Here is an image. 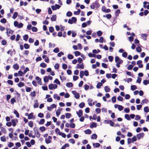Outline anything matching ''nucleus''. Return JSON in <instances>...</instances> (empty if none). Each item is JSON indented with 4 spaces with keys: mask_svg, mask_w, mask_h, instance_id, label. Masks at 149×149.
<instances>
[{
    "mask_svg": "<svg viewBox=\"0 0 149 149\" xmlns=\"http://www.w3.org/2000/svg\"><path fill=\"white\" fill-rule=\"evenodd\" d=\"M33 130L35 132L36 137L38 138H39L40 136V134L38 132V128L37 127H35L33 129Z\"/></svg>",
    "mask_w": 149,
    "mask_h": 149,
    "instance_id": "f257e3e1",
    "label": "nucleus"
},
{
    "mask_svg": "<svg viewBox=\"0 0 149 149\" xmlns=\"http://www.w3.org/2000/svg\"><path fill=\"white\" fill-rule=\"evenodd\" d=\"M57 85L56 84H50L49 85V88L50 90L56 89L57 87Z\"/></svg>",
    "mask_w": 149,
    "mask_h": 149,
    "instance_id": "f03ea898",
    "label": "nucleus"
},
{
    "mask_svg": "<svg viewBox=\"0 0 149 149\" xmlns=\"http://www.w3.org/2000/svg\"><path fill=\"white\" fill-rule=\"evenodd\" d=\"M61 6L59 5L56 4L54 6H52L51 7L53 10H56L60 8Z\"/></svg>",
    "mask_w": 149,
    "mask_h": 149,
    "instance_id": "7ed1b4c3",
    "label": "nucleus"
},
{
    "mask_svg": "<svg viewBox=\"0 0 149 149\" xmlns=\"http://www.w3.org/2000/svg\"><path fill=\"white\" fill-rule=\"evenodd\" d=\"M72 93L74 95V97L77 99H78L80 96L79 93L75 91H73L72 92Z\"/></svg>",
    "mask_w": 149,
    "mask_h": 149,
    "instance_id": "20e7f679",
    "label": "nucleus"
},
{
    "mask_svg": "<svg viewBox=\"0 0 149 149\" xmlns=\"http://www.w3.org/2000/svg\"><path fill=\"white\" fill-rule=\"evenodd\" d=\"M6 33L7 34V36H9V34H12L14 32V31L13 30L8 28H6Z\"/></svg>",
    "mask_w": 149,
    "mask_h": 149,
    "instance_id": "39448f33",
    "label": "nucleus"
},
{
    "mask_svg": "<svg viewBox=\"0 0 149 149\" xmlns=\"http://www.w3.org/2000/svg\"><path fill=\"white\" fill-rule=\"evenodd\" d=\"M144 133L143 132L137 134L136 135V137L138 140L140 139L141 138H143L144 136Z\"/></svg>",
    "mask_w": 149,
    "mask_h": 149,
    "instance_id": "423d86ee",
    "label": "nucleus"
},
{
    "mask_svg": "<svg viewBox=\"0 0 149 149\" xmlns=\"http://www.w3.org/2000/svg\"><path fill=\"white\" fill-rule=\"evenodd\" d=\"M13 126L15 127L16 125V123H18L17 120V119H13L11 120Z\"/></svg>",
    "mask_w": 149,
    "mask_h": 149,
    "instance_id": "0eeeda50",
    "label": "nucleus"
},
{
    "mask_svg": "<svg viewBox=\"0 0 149 149\" xmlns=\"http://www.w3.org/2000/svg\"><path fill=\"white\" fill-rule=\"evenodd\" d=\"M36 79L38 81V83L40 85H42L41 79L39 77L37 76L36 77Z\"/></svg>",
    "mask_w": 149,
    "mask_h": 149,
    "instance_id": "6e6552de",
    "label": "nucleus"
},
{
    "mask_svg": "<svg viewBox=\"0 0 149 149\" xmlns=\"http://www.w3.org/2000/svg\"><path fill=\"white\" fill-rule=\"evenodd\" d=\"M62 110L61 108H59L56 111V114L57 117H58L59 115L60 114L61 111Z\"/></svg>",
    "mask_w": 149,
    "mask_h": 149,
    "instance_id": "1a4fd4ad",
    "label": "nucleus"
},
{
    "mask_svg": "<svg viewBox=\"0 0 149 149\" xmlns=\"http://www.w3.org/2000/svg\"><path fill=\"white\" fill-rule=\"evenodd\" d=\"M77 113L79 117H81L82 116V111L80 109L79 110V112L77 111Z\"/></svg>",
    "mask_w": 149,
    "mask_h": 149,
    "instance_id": "9d476101",
    "label": "nucleus"
},
{
    "mask_svg": "<svg viewBox=\"0 0 149 149\" xmlns=\"http://www.w3.org/2000/svg\"><path fill=\"white\" fill-rule=\"evenodd\" d=\"M97 126L96 123H93L90 125V127L91 128H93V127H96Z\"/></svg>",
    "mask_w": 149,
    "mask_h": 149,
    "instance_id": "9b49d317",
    "label": "nucleus"
},
{
    "mask_svg": "<svg viewBox=\"0 0 149 149\" xmlns=\"http://www.w3.org/2000/svg\"><path fill=\"white\" fill-rule=\"evenodd\" d=\"M73 86L72 83L71 82H68L66 84V86L68 88L72 87Z\"/></svg>",
    "mask_w": 149,
    "mask_h": 149,
    "instance_id": "f8f14e48",
    "label": "nucleus"
},
{
    "mask_svg": "<svg viewBox=\"0 0 149 149\" xmlns=\"http://www.w3.org/2000/svg\"><path fill=\"white\" fill-rule=\"evenodd\" d=\"M104 90L106 92H108L110 91V89L108 86H106L104 87Z\"/></svg>",
    "mask_w": 149,
    "mask_h": 149,
    "instance_id": "ddd939ff",
    "label": "nucleus"
},
{
    "mask_svg": "<svg viewBox=\"0 0 149 149\" xmlns=\"http://www.w3.org/2000/svg\"><path fill=\"white\" fill-rule=\"evenodd\" d=\"M51 20L52 21H55L56 20V15H54L51 18Z\"/></svg>",
    "mask_w": 149,
    "mask_h": 149,
    "instance_id": "4468645a",
    "label": "nucleus"
},
{
    "mask_svg": "<svg viewBox=\"0 0 149 149\" xmlns=\"http://www.w3.org/2000/svg\"><path fill=\"white\" fill-rule=\"evenodd\" d=\"M148 102V99H144L143 100L141 101V103L142 104H143L144 103H147Z\"/></svg>",
    "mask_w": 149,
    "mask_h": 149,
    "instance_id": "2eb2a0df",
    "label": "nucleus"
},
{
    "mask_svg": "<svg viewBox=\"0 0 149 149\" xmlns=\"http://www.w3.org/2000/svg\"><path fill=\"white\" fill-rule=\"evenodd\" d=\"M103 17H106L108 19H110L111 17V15L110 14H108L106 15H104Z\"/></svg>",
    "mask_w": 149,
    "mask_h": 149,
    "instance_id": "dca6fc26",
    "label": "nucleus"
},
{
    "mask_svg": "<svg viewBox=\"0 0 149 149\" xmlns=\"http://www.w3.org/2000/svg\"><path fill=\"white\" fill-rule=\"evenodd\" d=\"M97 136L95 134H93L91 136V139H96Z\"/></svg>",
    "mask_w": 149,
    "mask_h": 149,
    "instance_id": "f3484780",
    "label": "nucleus"
},
{
    "mask_svg": "<svg viewBox=\"0 0 149 149\" xmlns=\"http://www.w3.org/2000/svg\"><path fill=\"white\" fill-rule=\"evenodd\" d=\"M49 81V77H48L46 76L44 78V81L45 83H47L48 81Z\"/></svg>",
    "mask_w": 149,
    "mask_h": 149,
    "instance_id": "a211bd4d",
    "label": "nucleus"
},
{
    "mask_svg": "<svg viewBox=\"0 0 149 149\" xmlns=\"http://www.w3.org/2000/svg\"><path fill=\"white\" fill-rule=\"evenodd\" d=\"M102 86V83L99 82L97 83V86L96 87L97 88L99 89L100 88V87Z\"/></svg>",
    "mask_w": 149,
    "mask_h": 149,
    "instance_id": "6ab92c4d",
    "label": "nucleus"
},
{
    "mask_svg": "<svg viewBox=\"0 0 149 149\" xmlns=\"http://www.w3.org/2000/svg\"><path fill=\"white\" fill-rule=\"evenodd\" d=\"M17 85L19 87H21L24 86V83L23 82H20L17 84Z\"/></svg>",
    "mask_w": 149,
    "mask_h": 149,
    "instance_id": "aec40b11",
    "label": "nucleus"
},
{
    "mask_svg": "<svg viewBox=\"0 0 149 149\" xmlns=\"http://www.w3.org/2000/svg\"><path fill=\"white\" fill-rule=\"evenodd\" d=\"M17 15H18V13L17 12H15L14 13V14L12 17V18L13 19H15L17 17Z\"/></svg>",
    "mask_w": 149,
    "mask_h": 149,
    "instance_id": "412c9836",
    "label": "nucleus"
},
{
    "mask_svg": "<svg viewBox=\"0 0 149 149\" xmlns=\"http://www.w3.org/2000/svg\"><path fill=\"white\" fill-rule=\"evenodd\" d=\"M13 67L16 70H17L19 68V65L17 64H14L13 66Z\"/></svg>",
    "mask_w": 149,
    "mask_h": 149,
    "instance_id": "4be33fe9",
    "label": "nucleus"
},
{
    "mask_svg": "<svg viewBox=\"0 0 149 149\" xmlns=\"http://www.w3.org/2000/svg\"><path fill=\"white\" fill-rule=\"evenodd\" d=\"M54 98H56L58 100H59L60 99V97L59 96H58L57 94H54Z\"/></svg>",
    "mask_w": 149,
    "mask_h": 149,
    "instance_id": "5701e85b",
    "label": "nucleus"
},
{
    "mask_svg": "<svg viewBox=\"0 0 149 149\" xmlns=\"http://www.w3.org/2000/svg\"><path fill=\"white\" fill-rule=\"evenodd\" d=\"M144 111L146 113H148L149 111V109L148 107H146L144 108Z\"/></svg>",
    "mask_w": 149,
    "mask_h": 149,
    "instance_id": "b1692460",
    "label": "nucleus"
},
{
    "mask_svg": "<svg viewBox=\"0 0 149 149\" xmlns=\"http://www.w3.org/2000/svg\"><path fill=\"white\" fill-rule=\"evenodd\" d=\"M137 89V87L135 85H132L131 86V89L132 90L134 91Z\"/></svg>",
    "mask_w": 149,
    "mask_h": 149,
    "instance_id": "393cba45",
    "label": "nucleus"
},
{
    "mask_svg": "<svg viewBox=\"0 0 149 149\" xmlns=\"http://www.w3.org/2000/svg\"><path fill=\"white\" fill-rule=\"evenodd\" d=\"M1 140L2 142H5L6 141L5 136L1 137Z\"/></svg>",
    "mask_w": 149,
    "mask_h": 149,
    "instance_id": "a878e982",
    "label": "nucleus"
},
{
    "mask_svg": "<svg viewBox=\"0 0 149 149\" xmlns=\"http://www.w3.org/2000/svg\"><path fill=\"white\" fill-rule=\"evenodd\" d=\"M97 34L99 36H101L102 34V32L101 31H98L97 32Z\"/></svg>",
    "mask_w": 149,
    "mask_h": 149,
    "instance_id": "bb28decb",
    "label": "nucleus"
},
{
    "mask_svg": "<svg viewBox=\"0 0 149 149\" xmlns=\"http://www.w3.org/2000/svg\"><path fill=\"white\" fill-rule=\"evenodd\" d=\"M32 31L33 32H36L38 31V29L35 26H33L31 28Z\"/></svg>",
    "mask_w": 149,
    "mask_h": 149,
    "instance_id": "cd10ccee",
    "label": "nucleus"
},
{
    "mask_svg": "<svg viewBox=\"0 0 149 149\" xmlns=\"http://www.w3.org/2000/svg\"><path fill=\"white\" fill-rule=\"evenodd\" d=\"M93 146L95 147L98 148L100 146V144L98 143H93Z\"/></svg>",
    "mask_w": 149,
    "mask_h": 149,
    "instance_id": "c85d7f7f",
    "label": "nucleus"
},
{
    "mask_svg": "<svg viewBox=\"0 0 149 149\" xmlns=\"http://www.w3.org/2000/svg\"><path fill=\"white\" fill-rule=\"evenodd\" d=\"M131 139H132V143L136 141L137 140L136 136L135 135Z\"/></svg>",
    "mask_w": 149,
    "mask_h": 149,
    "instance_id": "c756f323",
    "label": "nucleus"
},
{
    "mask_svg": "<svg viewBox=\"0 0 149 149\" xmlns=\"http://www.w3.org/2000/svg\"><path fill=\"white\" fill-rule=\"evenodd\" d=\"M45 121V120L44 119H41L38 123L39 124H44Z\"/></svg>",
    "mask_w": 149,
    "mask_h": 149,
    "instance_id": "7c9ffc66",
    "label": "nucleus"
},
{
    "mask_svg": "<svg viewBox=\"0 0 149 149\" xmlns=\"http://www.w3.org/2000/svg\"><path fill=\"white\" fill-rule=\"evenodd\" d=\"M24 47L26 49H28L29 48V45L27 43H25L24 45Z\"/></svg>",
    "mask_w": 149,
    "mask_h": 149,
    "instance_id": "2f4dec72",
    "label": "nucleus"
},
{
    "mask_svg": "<svg viewBox=\"0 0 149 149\" xmlns=\"http://www.w3.org/2000/svg\"><path fill=\"white\" fill-rule=\"evenodd\" d=\"M68 58L70 59H72L73 58V56L71 54H69L67 56Z\"/></svg>",
    "mask_w": 149,
    "mask_h": 149,
    "instance_id": "473e14b6",
    "label": "nucleus"
},
{
    "mask_svg": "<svg viewBox=\"0 0 149 149\" xmlns=\"http://www.w3.org/2000/svg\"><path fill=\"white\" fill-rule=\"evenodd\" d=\"M46 66H47L46 64L45 63H41V64H40V66L41 67L43 68H45L46 67Z\"/></svg>",
    "mask_w": 149,
    "mask_h": 149,
    "instance_id": "72a5a7b5",
    "label": "nucleus"
},
{
    "mask_svg": "<svg viewBox=\"0 0 149 149\" xmlns=\"http://www.w3.org/2000/svg\"><path fill=\"white\" fill-rule=\"evenodd\" d=\"M28 35L26 34L23 36L24 40L27 41L28 38Z\"/></svg>",
    "mask_w": 149,
    "mask_h": 149,
    "instance_id": "f704fd0d",
    "label": "nucleus"
},
{
    "mask_svg": "<svg viewBox=\"0 0 149 149\" xmlns=\"http://www.w3.org/2000/svg\"><path fill=\"white\" fill-rule=\"evenodd\" d=\"M125 117L127 120H130L129 116L128 114H125Z\"/></svg>",
    "mask_w": 149,
    "mask_h": 149,
    "instance_id": "c9c22d12",
    "label": "nucleus"
},
{
    "mask_svg": "<svg viewBox=\"0 0 149 149\" xmlns=\"http://www.w3.org/2000/svg\"><path fill=\"white\" fill-rule=\"evenodd\" d=\"M14 113L16 115V116L17 118H19V114L17 111L15 110L14 111Z\"/></svg>",
    "mask_w": 149,
    "mask_h": 149,
    "instance_id": "e433bc0d",
    "label": "nucleus"
},
{
    "mask_svg": "<svg viewBox=\"0 0 149 149\" xmlns=\"http://www.w3.org/2000/svg\"><path fill=\"white\" fill-rule=\"evenodd\" d=\"M85 133L86 134H89L91 133V131L89 129H87L85 131Z\"/></svg>",
    "mask_w": 149,
    "mask_h": 149,
    "instance_id": "4c0bfd02",
    "label": "nucleus"
},
{
    "mask_svg": "<svg viewBox=\"0 0 149 149\" xmlns=\"http://www.w3.org/2000/svg\"><path fill=\"white\" fill-rule=\"evenodd\" d=\"M33 116V114L32 113H30L28 115V118L31 119L32 118Z\"/></svg>",
    "mask_w": 149,
    "mask_h": 149,
    "instance_id": "58836bf2",
    "label": "nucleus"
},
{
    "mask_svg": "<svg viewBox=\"0 0 149 149\" xmlns=\"http://www.w3.org/2000/svg\"><path fill=\"white\" fill-rule=\"evenodd\" d=\"M16 102V100H15V98H12L10 100V102L12 104H14V103L15 102Z\"/></svg>",
    "mask_w": 149,
    "mask_h": 149,
    "instance_id": "ea45409f",
    "label": "nucleus"
},
{
    "mask_svg": "<svg viewBox=\"0 0 149 149\" xmlns=\"http://www.w3.org/2000/svg\"><path fill=\"white\" fill-rule=\"evenodd\" d=\"M16 93V95L17 96V99H20L21 98L20 94L16 91H15Z\"/></svg>",
    "mask_w": 149,
    "mask_h": 149,
    "instance_id": "a19ab883",
    "label": "nucleus"
},
{
    "mask_svg": "<svg viewBox=\"0 0 149 149\" xmlns=\"http://www.w3.org/2000/svg\"><path fill=\"white\" fill-rule=\"evenodd\" d=\"M84 75V72L83 71L80 72V77L81 78H82Z\"/></svg>",
    "mask_w": 149,
    "mask_h": 149,
    "instance_id": "79ce46f5",
    "label": "nucleus"
},
{
    "mask_svg": "<svg viewBox=\"0 0 149 149\" xmlns=\"http://www.w3.org/2000/svg\"><path fill=\"white\" fill-rule=\"evenodd\" d=\"M127 143L128 144H130L131 143H132V139L131 138H128L127 139Z\"/></svg>",
    "mask_w": 149,
    "mask_h": 149,
    "instance_id": "37998d69",
    "label": "nucleus"
},
{
    "mask_svg": "<svg viewBox=\"0 0 149 149\" xmlns=\"http://www.w3.org/2000/svg\"><path fill=\"white\" fill-rule=\"evenodd\" d=\"M53 51L54 52L56 53H57L58 52H59V50L58 48L56 47V48H55L54 49Z\"/></svg>",
    "mask_w": 149,
    "mask_h": 149,
    "instance_id": "c03bdc74",
    "label": "nucleus"
},
{
    "mask_svg": "<svg viewBox=\"0 0 149 149\" xmlns=\"http://www.w3.org/2000/svg\"><path fill=\"white\" fill-rule=\"evenodd\" d=\"M54 82L55 83H56L57 84L60 85L61 84L60 82V81L58 80V79H56L54 81Z\"/></svg>",
    "mask_w": 149,
    "mask_h": 149,
    "instance_id": "a18cd8bd",
    "label": "nucleus"
},
{
    "mask_svg": "<svg viewBox=\"0 0 149 149\" xmlns=\"http://www.w3.org/2000/svg\"><path fill=\"white\" fill-rule=\"evenodd\" d=\"M30 95L32 97H34L36 95V94L35 92V91H33V92H31Z\"/></svg>",
    "mask_w": 149,
    "mask_h": 149,
    "instance_id": "49530a36",
    "label": "nucleus"
},
{
    "mask_svg": "<svg viewBox=\"0 0 149 149\" xmlns=\"http://www.w3.org/2000/svg\"><path fill=\"white\" fill-rule=\"evenodd\" d=\"M45 141L46 143L49 144L51 142V140L48 139L47 138H46L45 139Z\"/></svg>",
    "mask_w": 149,
    "mask_h": 149,
    "instance_id": "de8ad7c7",
    "label": "nucleus"
},
{
    "mask_svg": "<svg viewBox=\"0 0 149 149\" xmlns=\"http://www.w3.org/2000/svg\"><path fill=\"white\" fill-rule=\"evenodd\" d=\"M40 130L41 132H44L45 130V127L42 126L40 127Z\"/></svg>",
    "mask_w": 149,
    "mask_h": 149,
    "instance_id": "09e8293b",
    "label": "nucleus"
},
{
    "mask_svg": "<svg viewBox=\"0 0 149 149\" xmlns=\"http://www.w3.org/2000/svg\"><path fill=\"white\" fill-rule=\"evenodd\" d=\"M28 125L30 127H32L33 126V122L31 121L29 122L28 123Z\"/></svg>",
    "mask_w": 149,
    "mask_h": 149,
    "instance_id": "8fccbe9b",
    "label": "nucleus"
},
{
    "mask_svg": "<svg viewBox=\"0 0 149 149\" xmlns=\"http://www.w3.org/2000/svg\"><path fill=\"white\" fill-rule=\"evenodd\" d=\"M85 106V104L84 103L82 102L79 105V107L81 108H83Z\"/></svg>",
    "mask_w": 149,
    "mask_h": 149,
    "instance_id": "3c124183",
    "label": "nucleus"
},
{
    "mask_svg": "<svg viewBox=\"0 0 149 149\" xmlns=\"http://www.w3.org/2000/svg\"><path fill=\"white\" fill-rule=\"evenodd\" d=\"M127 54L126 52H123L122 55V56L124 58H126L127 56Z\"/></svg>",
    "mask_w": 149,
    "mask_h": 149,
    "instance_id": "603ef678",
    "label": "nucleus"
},
{
    "mask_svg": "<svg viewBox=\"0 0 149 149\" xmlns=\"http://www.w3.org/2000/svg\"><path fill=\"white\" fill-rule=\"evenodd\" d=\"M72 15V13L71 12H70V11H68V12H67L66 13L67 16L68 17H69L71 16Z\"/></svg>",
    "mask_w": 149,
    "mask_h": 149,
    "instance_id": "864d4df0",
    "label": "nucleus"
},
{
    "mask_svg": "<svg viewBox=\"0 0 149 149\" xmlns=\"http://www.w3.org/2000/svg\"><path fill=\"white\" fill-rule=\"evenodd\" d=\"M0 22L4 24L7 21H6V19L3 18L1 19Z\"/></svg>",
    "mask_w": 149,
    "mask_h": 149,
    "instance_id": "5fc2aeb1",
    "label": "nucleus"
},
{
    "mask_svg": "<svg viewBox=\"0 0 149 149\" xmlns=\"http://www.w3.org/2000/svg\"><path fill=\"white\" fill-rule=\"evenodd\" d=\"M74 54L76 56H77L80 55V52L79 51H76L74 52Z\"/></svg>",
    "mask_w": 149,
    "mask_h": 149,
    "instance_id": "6e6d98bb",
    "label": "nucleus"
},
{
    "mask_svg": "<svg viewBox=\"0 0 149 149\" xmlns=\"http://www.w3.org/2000/svg\"><path fill=\"white\" fill-rule=\"evenodd\" d=\"M141 118V117L139 115H136V117L135 118V119L136 120H140Z\"/></svg>",
    "mask_w": 149,
    "mask_h": 149,
    "instance_id": "4d7b16f0",
    "label": "nucleus"
},
{
    "mask_svg": "<svg viewBox=\"0 0 149 149\" xmlns=\"http://www.w3.org/2000/svg\"><path fill=\"white\" fill-rule=\"evenodd\" d=\"M71 19L73 23H75L77 21V19L75 17H72Z\"/></svg>",
    "mask_w": 149,
    "mask_h": 149,
    "instance_id": "13d9d810",
    "label": "nucleus"
},
{
    "mask_svg": "<svg viewBox=\"0 0 149 149\" xmlns=\"http://www.w3.org/2000/svg\"><path fill=\"white\" fill-rule=\"evenodd\" d=\"M108 58L109 61L110 62H112L113 60V57L112 56H109L108 57Z\"/></svg>",
    "mask_w": 149,
    "mask_h": 149,
    "instance_id": "bf43d9fd",
    "label": "nucleus"
},
{
    "mask_svg": "<svg viewBox=\"0 0 149 149\" xmlns=\"http://www.w3.org/2000/svg\"><path fill=\"white\" fill-rule=\"evenodd\" d=\"M112 102L113 103H115L116 101V98L115 96H113L111 98Z\"/></svg>",
    "mask_w": 149,
    "mask_h": 149,
    "instance_id": "052dcab7",
    "label": "nucleus"
},
{
    "mask_svg": "<svg viewBox=\"0 0 149 149\" xmlns=\"http://www.w3.org/2000/svg\"><path fill=\"white\" fill-rule=\"evenodd\" d=\"M120 13V10L119 9L117 10L115 13V14L116 16H118Z\"/></svg>",
    "mask_w": 149,
    "mask_h": 149,
    "instance_id": "680f3d73",
    "label": "nucleus"
},
{
    "mask_svg": "<svg viewBox=\"0 0 149 149\" xmlns=\"http://www.w3.org/2000/svg\"><path fill=\"white\" fill-rule=\"evenodd\" d=\"M136 50L138 52H140L141 51V49L140 47H138L136 48Z\"/></svg>",
    "mask_w": 149,
    "mask_h": 149,
    "instance_id": "e2e57ef3",
    "label": "nucleus"
},
{
    "mask_svg": "<svg viewBox=\"0 0 149 149\" xmlns=\"http://www.w3.org/2000/svg\"><path fill=\"white\" fill-rule=\"evenodd\" d=\"M66 118H69L71 116V114L69 113H67L65 114Z\"/></svg>",
    "mask_w": 149,
    "mask_h": 149,
    "instance_id": "0e129e2a",
    "label": "nucleus"
},
{
    "mask_svg": "<svg viewBox=\"0 0 149 149\" xmlns=\"http://www.w3.org/2000/svg\"><path fill=\"white\" fill-rule=\"evenodd\" d=\"M133 66L134 65H129L127 67V68L128 70H131L132 69Z\"/></svg>",
    "mask_w": 149,
    "mask_h": 149,
    "instance_id": "69168bd1",
    "label": "nucleus"
},
{
    "mask_svg": "<svg viewBox=\"0 0 149 149\" xmlns=\"http://www.w3.org/2000/svg\"><path fill=\"white\" fill-rule=\"evenodd\" d=\"M38 116L40 118H43L44 117V114L43 113H40L38 114Z\"/></svg>",
    "mask_w": 149,
    "mask_h": 149,
    "instance_id": "338daca9",
    "label": "nucleus"
},
{
    "mask_svg": "<svg viewBox=\"0 0 149 149\" xmlns=\"http://www.w3.org/2000/svg\"><path fill=\"white\" fill-rule=\"evenodd\" d=\"M120 58L118 56H116L115 58V61L116 62H118L120 60Z\"/></svg>",
    "mask_w": 149,
    "mask_h": 149,
    "instance_id": "774afa93",
    "label": "nucleus"
}]
</instances>
